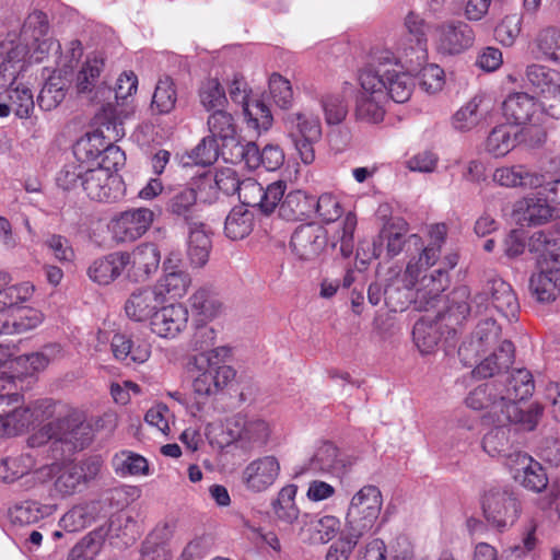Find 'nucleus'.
<instances>
[{
  "label": "nucleus",
  "mask_w": 560,
  "mask_h": 560,
  "mask_svg": "<svg viewBox=\"0 0 560 560\" xmlns=\"http://www.w3.org/2000/svg\"><path fill=\"white\" fill-rule=\"evenodd\" d=\"M459 260L452 252L444 256L439 268L429 273L418 268L416 261H408L405 271L392 278L384 289L385 304L393 312H402L410 302L419 311L430 312L441 302V293L450 285V271Z\"/></svg>",
  "instance_id": "nucleus-1"
},
{
  "label": "nucleus",
  "mask_w": 560,
  "mask_h": 560,
  "mask_svg": "<svg viewBox=\"0 0 560 560\" xmlns=\"http://www.w3.org/2000/svg\"><path fill=\"white\" fill-rule=\"evenodd\" d=\"M215 340V331L210 327H202L196 332V348L201 350L192 355L188 362V371L192 378V388L198 396H212L228 385L234 376V370L225 364L230 350L217 347L206 350Z\"/></svg>",
  "instance_id": "nucleus-2"
},
{
  "label": "nucleus",
  "mask_w": 560,
  "mask_h": 560,
  "mask_svg": "<svg viewBox=\"0 0 560 560\" xmlns=\"http://www.w3.org/2000/svg\"><path fill=\"white\" fill-rule=\"evenodd\" d=\"M104 58L101 54L89 55L77 75V91L85 95L89 101L101 104L97 119L102 125L104 137L118 139L125 135L122 124L118 121L116 107L112 104V88L102 78Z\"/></svg>",
  "instance_id": "nucleus-3"
},
{
  "label": "nucleus",
  "mask_w": 560,
  "mask_h": 560,
  "mask_svg": "<svg viewBox=\"0 0 560 560\" xmlns=\"http://www.w3.org/2000/svg\"><path fill=\"white\" fill-rule=\"evenodd\" d=\"M499 383H486L477 386L466 397V405L474 410L489 409L488 418L492 423H514L521 429L532 431L542 416V407L535 402L526 410L515 404L501 399Z\"/></svg>",
  "instance_id": "nucleus-4"
},
{
  "label": "nucleus",
  "mask_w": 560,
  "mask_h": 560,
  "mask_svg": "<svg viewBox=\"0 0 560 560\" xmlns=\"http://www.w3.org/2000/svg\"><path fill=\"white\" fill-rule=\"evenodd\" d=\"M102 462L97 457H91L78 463L63 465H43L33 474L38 483H45L55 478L50 497L52 499H66L86 488L101 471Z\"/></svg>",
  "instance_id": "nucleus-5"
},
{
  "label": "nucleus",
  "mask_w": 560,
  "mask_h": 560,
  "mask_svg": "<svg viewBox=\"0 0 560 560\" xmlns=\"http://www.w3.org/2000/svg\"><path fill=\"white\" fill-rule=\"evenodd\" d=\"M341 214L342 208L335 195L325 192L317 198V218L326 225L320 228L326 240L325 245L335 250L339 244L340 255L348 258L353 253L357 217L349 212L342 221H338Z\"/></svg>",
  "instance_id": "nucleus-6"
},
{
  "label": "nucleus",
  "mask_w": 560,
  "mask_h": 560,
  "mask_svg": "<svg viewBox=\"0 0 560 560\" xmlns=\"http://www.w3.org/2000/svg\"><path fill=\"white\" fill-rule=\"evenodd\" d=\"M11 399L2 410L0 418V436H14L24 432L30 425L40 423L55 416L58 407L50 399H43L33 402L27 407H20L21 396L19 394L8 395Z\"/></svg>",
  "instance_id": "nucleus-7"
},
{
  "label": "nucleus",
  "mask_w": 560,
  "mask_h": 560,
  "mask_svg": "<svg viewBox=\"0 0 560 560\" xmlns=\"http://www.w3.org/2000/svg\"><path fill=\"white\" fill-rule=\"evenodd\" d=\"M377 66L375 68H366L365 72L376 74L377 79L385 85L386 100L389 97L396 103L407 102L413 91L415 81L409 71L415 66L407 67L406 63L399 66L396 57L392 51H381L376 58ZM405 62V58H400Z\"/></svg>",
  "instance_id": "nucleus-8"
},
{
  "label": "nucleus",
  "mask_w": 560,
  "mask_h": 560,
  "mask_svg": "<svg viewBox=\"0 0 560 560\" xmlns=\"http://www.w3.org/2000/svg\"><path fill=\"white\" fill-rule=\"evenodd\" d=\"M480 503L487 522L500 530L512 526L521 514V503L508 486L494 485L486 488Z\"/></svg>",
  "instance_id": "nucleus-9"
},
{
  "label": "nucleus",
  "mask_w": 560,
  "mask_h": 560,
  "mask_svg": "<svg viewBox=\"0 0 560 560\" xmlns=\"http://www.w3.org/2000/svg\"><path fill=\"white\" fill-rule=\"evenodd\" d=\"M383 499L376 486L362 487L351 499L347 513V530L354 538L369 533L382 509Z\"/></svg>",
  "instance_id": "nucleus-10"
},
{
  "label": "nucleus",
  "mask_w": 560,
  "mask_h": 560,
  "mask_svg": "<svg viewBox=\"0 0 560 560\" xmlns=\"http://www.w3.org/2000/svg\"><path fill=\"white\" fill-rule=\"evenodd\" d=\"M226 432L230 440L241 448L254 451L268 444L272 425L260 416L237 415L228 421Z\"/></svg>",
  "instance_id": "nucleus-11"
},
{
  "label": "nucleus",
  "mask_w": 560,
  "mask_h": 560,
  "mask_svg": "<svg viewBox=\"0 0 560 560\" xmlns=\"http://www.w3.org/2000/svg\"><path fill=\"white\" fill-rule=\"evenodd\" d=\"M476 314L487 311L491 305L498 313L509 320L517 318L520 303L510 283L501 278H490L481 292L474 296Z\"/></svg>",
  "instance_id": "nucleus-12"
},
{
  "label": "nucleus",
  "mask_w": 560,
  "mask_h": 560,
  "mask_svg": "<svg viewBox=\"0 0 560 560\" xmlns=\"http://www.w3.org/2000/svg\"><path fill=\"white\" fill-rule=\"evenodd\" d=\"M361 90L355 100V117L358 120L377 124L383 120L386 102L384 84L376 74L361 71L359 75Z\"/></svg>",
  "instance_id": "nucleus-13"
},
{
  "label": "nucleus",
  "mask_w": 560,
  "mask_h": 560,
  "mask_svg": "<svg viewBox=\"0 0 560 560\" xmlns=\"http://www.w3.org/2000/svg\"><path fill=\"white\" fill-rule=\"evenodd\" d=\"M57 442L68 446V451L83 450L93 439L92 425L86 422V416L83 411L66 408L65 411L55 409Z\"/></svg>",
  "instance_id": "nucleus-14"
},
{
  "label": "nucleus",
  "mask_w": 560,
  "mask_h": 560,
  "mask_svg": "<svg viewBox=\"0 0 560 560\" xmlns=\"http://www.w3.org/2000/svg\"><path fill=\"white\" fill-rule=\"evenodd\" d=\"M153 220L154 213L149 208H132L115 215L108 231L117 244L131 243L149 230Z\"/></svg>",
  "instance_id": "nucleus-15"
},
{
  "label": "nucleus",
  "mask_w": 560,
  "mask_h": 560,
  "mask_svg": "<svg viewBox=\"0 0 560 560\" xmlns=\"http://www.w3.org/2000/svg\"><path fill=\"white\" fill-rule=\"evenodd\" d=\"M285 190L284 180L273 182L264 188L255 179L245 178L242 180L237 196L242 202L241 206L257 207L262 213L270 214L276 210Z\"/></svg>",
  "instance_id": "nucleus-16"
},
{
  "label": "nucleus",
  "mask_w": 560,
  "mask_h": 560,
  "mask_svg": "<svg viewBox=\"0 0 560 560\" xmlns=\"http://www.w3.org/2000/svg\"><path fill=\"white\" fill-rule=\"evenodd\" d=\"M81 187L86 196L100 202H115L125 194L121 177L112 171L104 168H88Z\"/></svg>",
  "instance_id": "nucleus-17"
},
{
  "label": "nucleus",
  "mask_w": 560,
  "mask_h": 560,
  "mask_svg": "<svg viewBox=\"0 0 560 560\" xmlns=\"http://www.w3.org/2000/svg\"><path fill=\"white\" fill-rule=\"evenodd\" d=\"M433 36L438 51L450 56L466 51L475 43V32L464 21L443 22L436 25Z\"/></svg>",
  "instance_id": "nucleus-18"
},
{
  "label": "nucleus",
  "mask_w": 560,
  "mask_h": 560,
  "mask_svg": "<svg viewBox=\"0 0 560 560\" xmlns=\"http://www.w3.org/2000/svg\"><path fill=\"white\" fill-rule=\"evenodd\" d=\"M501 335V327L497 322L488 317L482 319L476 326L471 338L463 342L458 348V355L466 366H472L479 361L480 355L487 349L495 346L499 342Z\"/></svg>",
  "instance_id": "nucleus-19"
},
{
  "label": "nucleus",
  "mask_w": 560,
  "mask_h": 560,
  "mask_svg": "<svg viewBox=\"0 0 560 560\" xmlns=\"http://www.w3.org/2000/svg\"><path fill=\"white\" fill-rule=\"evenodd\" d=\"M406 38L399 44L401 59L407 67L421 66L427 59V25L424 20L415 12L405 18Z\"/></svg>",
  "instance_id": "nucleus-20"
},
{
  "label": "nucleus",
  "mask_w": 560,
  "mask_h": 560,
  "mask_svg": "<svg viewBox=\"0 0 560 560\" xmlns=\"http://www.w3.org/2000/svg\"><path fill=\"white\" fill-rule=\"evenodd\" d=\"M508 467L515 481L534 492H540L548 486V478L542 466L533 457L514 451L508 457Z\"/></svg>",
  "instance_id": "nucleus-21"
},
{
  "label": "nucleus",
  "mask_w": 560,
  "mask_h": 560,
  "mask_svg": "<svg viewBox=\"0 0 560 560\" xmlns=\"http://www.w3.org/2000/svg\"><path fill=\"white\" fill-rule=\"evenodd\" d=\"M122 254L127 256L126 277L132 282L147 281L158 270L161 260V254L153 243H142Z\"/></svg>",
  "instance_id": "nucleus-22"
},
{
  "label": "nucleus",
  "mask_w": 560,
  "mask_h": 560,
  "mask_svg": "<svg viewBox=\"0 0 560 560\" xmlns=\"http://www.w3.org/2000/svg\"><path fill=\"white\" fill-rule=\"evenodd\" d=\"M280 463L277 457L266 455L249 462L242 471V481L247 490L262 492L278 479Z\"/></svg>",
  "instance_id": "nucleus-23"
},
{
  "label": "nucleus",
  "mask_w": 560,
  "mask_h": 560,
  "mask_svg": "<svg viewBox=\"0 0 560 560\" xmlns=\"http://www.w3.org/2000/svg\"><path fill=\"white\" fill-rule=\"evenodd\" d=\"M187 323L188 310L183 304H170L154 313L150 328L160 338L174 339L186 329Z\"/></svg>",
  "instance_id": "nucleus-24"
},
{
  "label": "nucleus",
  "mask_w": 560,
  "mask_h": 560,
  "mask_svg": "<svg viewBox=\"0 0 560 560\" xmlns=\"http://www.w3.org/2000/svg\"><path fill=\"white\" fill-rule=\"evenodd\" d=\"M503 114L516 125L530 124L533 127L542 125V112L535 98L525 92L510 94L502 105Z\"/></svg>",
  "instance_id": "nucleus-25"
},
{
  "label": "nucleus",
  "mask_w": 560,
  "mask_h": 560,
  "mask_svg": "<svg viewBox=\"0 0 560 560\" xmlns=\"http://www.w3.org/2000/svg\"><path fill=\"white\" fill-rule=\"evenodd\" d=\"M470 292L465 285L454 289L447 298V305L445 306L444 296L441 294V302L435 308L440 319H444L446 327H454L459 325L466 317L474 311L476 313V305L474 299L469 302ZM455 331L454 328H452Z\"/></svg>",
  "instance_id": "nucleus-26"
},
{
  "label": "nucleus",
  "mask_w": 560,
  "mask_h": 560,
  "mask_svg": "<svg viewBox=\"0 0 560 560\" xmlns=\"http://www.w3.org/2000/svg\"><path fill=\"white\" fill-rule=\"evenodd\" d=\"M447 228L444 223L433 224L429 228L430 242L425 246L419 247L421 252L418 256H412L409 261H416L418 268L429 273L432 268H439L444 257H441L442 247L446 241ZM455 250L447 252L452 253ZM458 255V253L456 252ZM446 253L443 255L445 256Z\"/></svg>",
  "instance_id": "nucleus-27"
},
{
  "label": "nucleus",
  "mask_w": 560,
  "mask_h": 560,
  "mask_svg": "<svg viewBox=\"0 0 560 560\" xmlns=\"http://www.w3.org/2000/svg\"><path fill=\"white\" fill-rule=\"evenodd\" d=\"M278 214L287 221H306L315 213V198L311 192L295 189L279 201Z\"/></svg>",
  "instance_id": "nucleus-28"
},
{
  "label": "nucleus",
  "mask_w": 560,
  "mask_h": 560,
  "mask_svg": "<svg viewBox=\"0 0 560 560\" xmlns=\"http://www.w3.org/2000/svg\"><path fill=\"white\" fill-rule=\"evenodd\" d=\"M514 345L510 340H502L499 346L480 362H476L472 374L478 378L493 377L508 371L514 362Z\"/></svg>",
  "instance_id": "nucleus-29"
},
{
  "label": "nucleus",
  "mask_w": 560,
  "mask_h": 560,
  "mask_svg": "<svg viewBox=\"0 0 560 560\" xmlns=\"http://www.w3.org/2000/svg\"><path fill=\"white\" fill-rule=\"evenodd\" d=\"M36 459L31 453H23L18 456L0 459V479L4 482H13L19 478H24L23 486L32 489L39 485L33 478L36 470Z\"/></svg>",
  "instance_id": "nucleus-30"
},
{
  "label": "nucleus",
  "mask_w": 560,
  "mask_h": 560,
  "mask_svg": "<svg viewBox=\"0 0 560 560\" xmlns=\"http://www.w3.org/2000/svg\"><path fill=\"white\" fill-rule=\"evenodd\" d=\"M546 264L529 279V292L539 303H551L560 294V267L550 268Z\"/></svg>",
  "instance_id": "nucleus-31"
},
{
  "label": "nucleus",
  "mask_w": 560,
  "mask_h": 560,
  "mask_svg": "<svg viewBox=\"0 0 560 560\" xmlns=\"http://www.w3.org/2000/svg\"><path fill=\"white\" fill-rule=\"evenodd\" d=\"M553 208L546 197L529 195L514 206V214L521 225H540L552 218Z\"/></svg>",
  "instance_id": "nucleus-32"
},
{
  "label": "nucleus",
  "mask_w": 560,
  "mask_h": 560,
  "mask_svg": "<svg viewBox=\"0 0 560 560\" xmlns=\"http://www.w3.org/2000/svg\"><path fill=\"white\" fill-rule=\"evenodd\" d=\"M209 136L221 144L225 160V149L235 145L238 140L237 125L231 113L223 109L213 110L207 118Z\"/></svg>",
  "instance_id": "nucleus-33"
},
{
  "label": "nucleus",
  "mask_w": 560,
  "mask_h": 560,
  "mask_svg": "<svg viewBox=\"0 0 560 560\" xmlns=\"http://www.w3.org/2000/svg\"><path fill=\"white\" fill-rule=\"evenodd\" d=\"M127 256L122 252H114L92 261L88 268L90 280L108 285L126 271Z\"/></svg>",
  "instance_id": "nucleus-34"
},
{
  "label": "nucleus",
  "mask_w": 560,
  "mask_h": 560,
  "mask_svg": "<svg viewBox=\"0 0 560 560\" xmlns=\"http://www.w3.org/2000/svg\"><path fill=\"white\" fill-rule=\"evenodd\" d=\"M162 304L153 287L140 288L135 290L127 299L125 312L135 322L151 320Z\"/></svg>",
  "instance_id": "nucleus-35"
},
{
  "label": "nucleus",
  "mask_w": 560,
  "mask_h": 560,
  "mask_svg": "<svg viewBox=\"0 0 560 560\" xmlns=\"http://www.w3.org/2000/svg\"><path fill=\"white\" fill-rule=\"evenodd\" d=\"M529 250L538 255L537 266L547 262L550 268L560 267V235L555 232L537 231L528 242Z\"/></svg>",
  "instance_id": "nucleus-36"
},
{
  "label": "nucleus",
  "mask_w": 560,
  "mask_h": 560,
  "mask_svg": "<svg viewBox=\"0 0 560 560\" xmlns=\"http://www.w3.org/2000/svg\"><path fill=\"white\" fill-rule=\"evenodd\" d=\"M492 179L498 185L509 188H537L545 182L542 175L532 172L524 165L499 167L494 171Z\"/></svg>",
  "instance_id": "nucleus-37"
},
{
  "label": "nucleus",
  "mask_w": 560,
  "mask_h": 560,
  "mask_svg": "<svg viewBox=\"0 0 560 560\" xmlns=\"http://www.w3.org/2000/svg\"><path fill=\"white\" fill-rule=\"evenodd\" d=\"M444 319L425 315L416 322L412 330L413 341L422 354L432 353L439 345L442 337V324Z\"/></svg>",
  "instance_id": "nucleus-38"
},
{
  "label": "nucleus",
  "mask_w": 560,
  "mask_h": 560,
  "mask_svg": "<svg viewBox=\"0 0 560 560\" xmlns=\"http://www.w3.org/2000/svg\"><path fill=\"white\" fill-rule=\"evenodd\" d=\"M112 350L117 360L127 363H144L151 355V345L144 339H132L125 334H115Z\"/></svg>",
  "instance_id": "nucleus-39"
},
{
  "label": "nucleus",
  "mask_w": 560,
  "mask_h": 560,
  "mask_svg": "<svg viewBox=\"0 0 560 560\" xmlns=\"http://www.w3.org/2000/svg\"><path fill=\"white\" fill-rule=\"evenodd\" d=\"M502 390L501 399L506 404H515L530 397L535 389V383L532 373L526 369H516L511 372L506 378V384H500Z\"/></svg>",
  "instance_id": "nucleus-40"
},
{
  "label": "nucleus",
  "mask_w": 560,
  "mask_h": 560,
  "mask_svg": "<svg viewBox=\"0 0 560 560\" xmlns=\"http://www.w3.org/2000/svg\"><path fill=\"white\" fill-rule=\"evenodd\" d=\"M191 284L190 276L183 270H165L153 285L159 300L165 303L168 300H179L186 295Z\"/></svg>",
  "instance_id": "nucleus-41"
},
{
  "label": "nucleus",
  "mask_w": 560,
  "mask_h": 560,
  "mask_svg": "<svg viewBox=\"0 0 560 560\" xmlns=\"http://www.w3.org/2000/svg\"><path fill=\"white\" fill-rule=\"evenodd\" d=\"M56 510V504L40 503L35 500H25L16 503L9 510V518L14 525H32L51 516Z\"/></svg>",
  "instance_id": "nucleus-42"
},
{
  "label": "nucleus",
  "mask_w": 560,
  "mask_h": 560,
  "mask_svg": "<svg viewBox=\"0 0 560 560\" xmlns=\"http://www.w3.org/2000/svg\"><path fill=\"white\" fill-rule=\"evenodd\" d=\"M293 126V140L295 149L305 164H312L315 161L314 148V124L303 114H296Z\"/></svg>",
  "instance_id": "nucleus-43"
},
{
  "label": "nucleus",
  "mask_w": 560,
  "mask_h": 560,
  "mask_svg": "<svg viewBox=\"0 0 560 560\" xmlns=\"http://www.w3.org/2000/svg\"><path fill=\"white\" fill-rule=\"evenodd\" d=\"M0 275L5 276V280H0V311H15V308L23 307L22 304L28 302L35 291L31 282H21L10 287H5L11 281L9 273L0 271Z\"/></svg>",
  "instance_id": "nucleus-44"
},
{
  "label": "nucleus",
  "mask_w": 560,
  "mask_h": 560,
  "mask_svg": "<svg viewBox=\"0 0 560 560\" xmlns=\"http://www.w3.org/2000/svg\"><path fill=\"white\" fill-rule=\"evenodd\" d=\"M187 255L194 267H203L211 249V240L205 224L192 222L189 226Z\"/></svg>",
  "instance_id": "nucleus-45"
},
{
  "label": "nucleus",
  "mask_w": 560,
  "mask_h": 560,
  "mask_svg": "<svg viewBox=\"0 0 560 560\" xmlns=\"http://www.w3.org/2000/svg\"><path fill=\"white\" fill-rule=\"evenodd\" d=\"M198 198V192L192 187L175 190L166 203V211L190 224L197 213Z\"/></svg>",
  "instance_id": "nucleus-46"
},
{
  "label": "nucleus",
  "mask_w": 560,
  "mask_h": 560,
  "mask_svg": "<svg viewBox=\"0 0 560 560\" xmlns=\"http://www.w3.org/2000/svg\"><path fill=\"white\" fill-rule=\"evenodd\" d=\"M510 423H494V427L488 431L482 439V448L491 457H508L514 452H510Z\"/></svg>",
  "instance_id": "nucleus-47"
},
{
  "label": "nucleus",
  "mask_w": 560,
  "mask_h": 560,
  "mask_svg": "<svg viewBox=\"0 0 560 560\" xmlns=\"http://www.w3.org/2000/svg\"><path fill=\"white\" fill-rule=\"evenodd\" d=\"M243 116L248 128L256 130L258 133L267 131L273 121L272 114L266 103L257 95L245 103Z\"/></svg>",
  "instance_id": "nucleus-48"
},
{
  "label": "nucleus",
  "mask_w": 560,
  "mask_h": 560,
  "mask_svg": "<svg viewBox=\"0 0 560 560\" xmlns=\"http://www.w3.org/2000/svg\"><path fill=\"white\" fill-rule=\"evenodd\" d=\"M516 145V132L511 125H499L489 133L486 150L494 158L506 155Z\"/></svg>",
  "instance_id": "nucleus-49"
},
{
  "label": "nucleus",
  "mask_w": 560,
  "mask_h": 560,
  "mask_svg": "<svg viewBox=\"0 0 560 560\" xmlns=\"http://www.w3.org/2000/svg\"><path fill=\"white\" fill-rule=\"evenodd\" d=\"M97 504L95 502L80 504L69 510L60 520V526L69 532H79L95 521Z\"/></svg>",
  "instance_id": "nucleus-50"
},
{
  "label": "nucleus",
  "mask_w": 560,
  "mask_h": 560,
  "mask_svg": "<svg viewBox=\"0 0 560 560\" xmlns=\"http://www.w3.org/2000/svg\"><path fill=\"white\" fill-rule=\"evenodd\" d=\"M253 213L244 206L234 207L225 219L224 231L231 240H242L253 229Z\"/></svg>",
  "instance_id": "nucleus-51"
},
{
  "label": "nucleus",
  "mask_w": 560,
  "mask_h": 560,
  "mask_svg": "<svg viewBox=\"0 0 560 560\" xmlns=\"http://www.w3.org/2000/svg\"><path fill=\"white\" fill-rule=\"evenodd\" d=\"M324 120L327 126H339L347 117L348 103L343 92H329L320 100Z\"/></svg>",
  "instance_id": "nucleus-52"
},
{
  "label": "nucleus",
  "mask_w": 560,
  "mask_h": 560,
  "mask_svg": "<svg viewBox=\"0 0 560 560\" xmlns=\"http://www.w3.org/2000/svg\"><path fill=\"white\" fill-rule=\"evenodd\" d=\"M115 471L121 477L126 476H149L150 467L148 460L133 452L122 451L113 458Z\"/></svg>",
  "instance_id": "nucleus-53"
},
{
  "label": "nucleus",
  "mask_w": 560,
  "mask_h": 560,
  "mask_svg": "<svg viewBox=\"0 0 560 560\" xmlns=\"http://www.w3.org/2000/svg\"><path fill=\"white\" fill-rule=\"evenodd\" d=\"M534 46L538 58L560 63V30L547 27L541 30L535 40Z\"/></svg>",
  "instance_id": "nucleus-54"
},
{
  "label": "nucleus",
  "mask_w": 560,
  "mask_h": 560,
  "mask_svg": "<svg viewBox=\"0 0 560 560\" xmlns=\"http://www.w3.org/2000/svg\"><path fill=\"white\" fill-rule=\"evenodd\" d=\"M67 88L68 83L61 75H51L39 92L38 106L44 110L56 108L65 100Z\"/></svg>",
  "instance_id": "nucleus-55"
},
{
  "label": "nucleus",
  "mask_w": 560,
  "mask_h": 560,
  "mask_svg": "<svg viewBox=\"0 0 560 560\" xmlns=\"http://www.w3.org/2000/svg\"><path fill=\"white\" fill-rule=\"evenodd\" d=\"M198 96L201 106L210 114L215 109H223L228 104L225 91L220 81L214 78L201 82Z\"/></svg>",
  "instance_id": "nucleus-56"
},
{
  "label": "nucleus",
  "mask_w": 560,
  "mask_h": 560,
  "mask_svg": "<svg viewBox=\"0 0 560 560\" xmlns=\"http://www.w3.org/2000/svg\"><path fill=\"white\" fill-rule=\"evenodd\" d=\"M177 102V92L174 81L170 77L161 78L155 86L151 108L158 114L171 113Z\"/></svg>",
  "instance_id": "nucleus-57"
},
{
  "label": "nucleus",
  "mask_w": 560,
  "mask_h": 560,
  "mask_svg": "<svg viewBox=\"0 0 560 560\" xmlns=\"http://www.w3.org/2000/svg\"><path fill=\"white\" fill-rule=\"evenodd\" d=\"M28 51V42L24 40L15 33H9L5 39L0 44V57L2 61L14 66L18 63L16 61H19V66H22L24 70L26 68V56Z\"/></svg>",
  "instance_id": "nucleus-58"
},
{
  "label": "nucleus",
  "mask_w": 560,
  "mask_h": 560,
  "mask_svg": "<svg viewBox=\"0 0 560 560\" xmlns=\"http://www.w3.org/2000/svg\"><path fill=\"white\" fill-rule=\"evenodd\" d=\"M480 103L481 98L475 96L462 106L452 117L453 128L460 132H467L477 127L483 118L479 110Z\"/></svg>",
  "instance_id": "nucleus-59"
},
{
  "label": "nucleus",
  "mask_w": 560,
  "mask_h": 560,
  "mask_svg": "<svg viewBox=\"0 0 560 560\" xmlns=\"http://www.w3.org/2000/svg\"><path fill=\"white\" fill-rule=\"evenodd\" d=\"M291 247L302 260H311L315 255V228L313 222L298 226L291 237Z\"/></svg>",
  "instance_id": "nucleus-60"
},
{
  "label": "nucleus",
  "mask_w": 560,
  "mask_h": 560,
  "mask_svg": "<svg viewBox=\"0 0 560 560\" xmlns=\"http://www.w3.org/2000/svg\"><path fill=\"white\" fill-rule=\"evenodd\" d=\"M104 541L103 530H92L72 547L67 560H93L101 551Z\"/></svg>",
  "instance_id": "nucleus-61"
},
{
  "label": "nucleus",
  "mask_w": 560,
  "mask_h": 560,
  "mask_svg": "<svg viewBox=\"0 0 560 560\" xmlns=\"http://www.w3.org/2000/svg\"><path fill=\"white\" fill-rule=\"evenodd\" d=\"M243 179H240L236 171L232 167H223L215 173L214 179L201 178L197 183V189L202 190L212 188L213 183L217 188L223 191L225 195L237 194Z\"/></svg>",
  "instance_id": "nucleus-62"
},
{
  "label": "nucleus",
  "mask_w": 560,
  "mask_h": 560,
  "mask_svg": "<svg viewBox=\"0 0 560 560\" xmlns=\"http://www.w3.org/2000/svg\"><path fill=\"white\" fill-rule=\"evenodd\" d=\"M555 72L542 65L532 63L526 67L525 80L535 93L541 95L549 93L552 88H557L553 80Z\"/></svg>",
  "instance_id": "nucleus-63"
},
{
  "label": "nucleus",
  "mask_w": 560,
  "mask_h": 560,
  "mask_svg": "<svg viewBox=\"0 0 560 560\" xmlns=\"http://www.w3.org/2000/svg\"><path fill=\"white\" fill-rule=\"evenodd\" d=\"M220 154H222L221 144L214 138L207 136L190 151L188 158L196 165L207 166L213 164Z\"/></svg>",
  "instance_id": "nucleus-64"
}]
</instances>
